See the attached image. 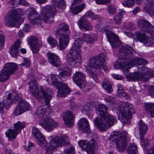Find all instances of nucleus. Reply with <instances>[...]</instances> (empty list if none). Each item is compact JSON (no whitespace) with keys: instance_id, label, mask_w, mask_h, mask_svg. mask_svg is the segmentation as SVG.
Listing matches in <instances>:
<instances>
[{"instance_id":"1","label":"nucleus","mask_w":154,"mask_h":154,"mask_svg":"<svg viewBox=\"0 0 154 154\" xmlns=\"http://www.w3.org/2000/svg\"><path fill=\"white\" fill-rule=\"evenodd\" d=\"M98 114L101 117V119H99L97 117L94 119L95 125L100 131H105L106 129L112 126L116 122V118L107 113L108 107L102 104H98Z\"/></svg>"},{"instance_id":"2","label":"nucleus","mask_w":154,"mask_h":154,"mask_svg":"<svg viewBox=\"0 0 154 154\" xmlns=\"http://www.w3.org/2000/svg\"><path fill=\"white\" fill-rule=\"evenodd\" d=\"M148 63V61L145 58H119L114 66L116 69L120 68L127 72L131 66L144 65Z\"/></svg>"},{"instance_id":"3","label":"nucleus","mask_w":154,"mask_h":154,"mask_svg":"<svg viewBox=\"0 0 154 154\" xmlns=\"http://www.w3.org/2000/svg\"><path fill=\"white\" fill-rule=\"evenodd\" d=\"M95 40V38L88 34H84L82 38H78L75 39L74 45L69 53L67 54L68 58H81L82 57L80 50H78L81 48L83 41L87 42L93 44Z\"/></svg>"},{"instance_id":"4","label":"nucleus","mask_w":154,"mask_h":154,"mask_svg":"<svg viewBox=\"0 0 154 154\" xmlns=\"http://www.w3.org/2000/svg\"><path fill=\"white\" fill-rule=\"evenodd\" d=\"M30 86V91L31 93L36 99L40 100L44 98L45 104L48 106L50 103V100L51 97L50 93H48L46 91L41 88L39 90L38 88L35 79L31 80L29 83Z\"/></svg>"},{"instance_id":"5","label":"nucleus","mask_w":154,"mask_h":154,"mask_svg":"<svg viewBox=\"0 0 154 154\" xmlns=\"http://www.w3.org/2000/svg\"><path fill=\"white\" fill-rule=\"evenodd\" d=\"M69 27L64 23L61 24L57 30L56 36L59 38V48L61 50L64 49L69 41Z\"/></svg>"},{"instance_id":"6","label":"nucleus","mask_w":154,"mask_h":154,"mask_svg":"<svg viewBox=\"0 0 154 154\" xmlns=\"http://www.w3.org/2000/svg\"><path fill=\"white\" fill-rule=\"evenodd\" d=\"M36 113L40 118H43L39 122V125L45 130L51 131L57 127L58 124L51 119L47 118L46 110L41 107L36 110Z\"/></svg>"},{"instance_id":"7","label":"nucleus","mask_w":154,"mask_h":154,"mask_svg":"<svg viewBox=\"0 0 154 154\" xmlns=\"http://www.w3.org/2000/svg\"><path fill=\"white\" fill-rule=\"evenodd\" d=\"M23 15V11L21 9H17V10H13L7 14L5 18V23L8 27L16 26L18 27L19 25L17 23L22 16Z\"/></svg>"},{"instance_id":"8","label":"nucleus","mask_w":154,"mask_h":154,"mask_svg":"<svg viewBox=\"0 0 154 154\" xmlns=\"http://www.w3.org/2000/svg\"><path fill=\"white\" fill-rule=\"evenodd\" d=\"M127 133L123 131L121 133L119 131H114L111 140L116 143V148L120 152L124 151L127 145Z\"/></svg>"},{"instance_id":"9","label":"nucleus","mask_w":154,"mask_h":154,"mask_svg":"<svg viewBox=\"0 0 154 154\" xmlns=\"http://www.w3.org/2000/svg\"><path fill=\"white\" fill-rule=\"evenodd\" d=\"M101 67L105 71L108 70V68L106 65L104 58H90L89 65L87 71L91 75H94L96 69Z\"/></svg>"},{"instance_id":"10","label":"nucleus","mask_w":154,"mask_h":154,"mask_svg":"<svg viewBox=\"0 0 154 154\" xmlns=\"http://www.w3.org/2000/svg\"><path fill=\"white\" fill-rule=\"evenodd\" d=\"M119 111L122 116H119V119L122 123L129 124V119L131 118L132 114L135 112V110L132 104L129 103H126L122 108Z\"/></svg>"},{"instance_id":"11","label":"nucleus","mask_w":154,"mask_h":154,"mask_svg":"<svg viewBox=\"0 0 154 154\" xmlns=\"http://www.w3.org/2000/svg\"><path fill=\"white\" fill-rule=\"evenodd\" d=\"M18 69V66L13 63H8L5 64L0 72V81L4 82L8 80L11 74Z\"/></svg>"},{"instance_id":"12","label":"nucleus","mask_w":154,"mask_h":154,"mask_svg":"<svg viewBox=\"0 0 154 154\" xmlns=\"http://www.w3.org/2000/svg\"><path fill=\"white\" fill-rule=\"evenodd\" d=\"M56 75L52 74L51 75V79L52 80V84L58 89V97H65L70 91L67 85L62 82H58L57 79L55 78Z\"/></svg>"},{"instance_id":"13","label":"nucleus","mask_w":154,"mask_h":154,"mask_svg":"<svg viewBox=\"0 0 154 154\" xmlns=\"http://www.w3.org/2000/svg\"><path fill=\"white\" fill-rule=\"evenodd\" d=\"M79 144L82 150L86 151L88 154H94V150L98 148L97 142L94 139L89 142L86 140H80Z\"/></svg>"},{"instance_id":"14","label":"nucleus","mask_w":154,"mask_h":154,"mask_svg":"<svg viewBox=\"0 0 154 154\" xmlns=\"http://www.w3.org/2000/svg\"><path fill=\"white\" fill-rule=\"evenodd\" d=\"M138 129L140 134V138L141 145L146 150L148 149V141L147 139H144V136L148 130V127L141 120L138 123Z\"/></svg>"},{"instance_id":"15","label":"nucleus","mask_w":154,"mask_h":154,"mask_svg":"<svg viewBox=\"0 0 154 154\" xmlns=\"http://www.w3.org/2000/svg\"><path fill=\"white\" fill-rule=\"evenodd\" d=\"M55 8L51 5H48L44 7L42 10V17L45 23H50L49 20L53 18L56 13Z\"/></svg>"},{"instance_id":"16","label":"nucleus","mask_w":154,"mask_h":154,"mask_svg":"<svg viewBox=\"0 0 154 154\" xmlns=\"http://www.w3.org/2000/svg\"><path fill=\"white\" fill-rule=\"evenodd\" d=\"M15 129L12 130L9 129L5 132L6 136L8 137L9 140H11L15 138L16 136L21 130L25 126V125L20 121L14 124Z\"/></svg>"},{"instance_id":"17","label":"nucleus","mask_w":154,"mask_h":154,"mask_svg":"<svg viewBox=\"0 0 154 154\" xmlns=\"http://www.w3.org/2000/svg\"><path fill=\"white\" fill-rule=\"evenodd\" d=\"M105 32L112 48H117L121 45V42L117 35L106 29L105 30Z\"/></svg>"},{"instance_id":"18","label":"nucleus","mask_w":154,"mask_h":154,"mask_svg":"<svg viewBox=\"0 0 154 154\" xmlns=\"http://www.w3.org/2000/svg\"><path fill=\"white\" fill-rule=\"evenodd\" d=\"M137 25L142 31L148 33H154V27L146 20H139L137 22Z\"/></svg>"},{"instance_id":"19","label":"nucleus","mask_w":154,"mask_h":154,"mask_svg":"<svg viewBox=\"0 0 154 154\" xmlns=\"http://www.w3.org/2000/svg\"><path fill=\"white\" fill-rule=\"evenodd\" d=\"M85 75L80 72H76L72 77L74 82L80 88L85 86Z\"/></svg>"},{"instance_id":"20","label":"nucleus","mask_w":154,"mask_h":154,"mask_svg":"<svg viewBox=\"0 0 154 154\" xmlns=\"http://www.w3.org/2000/svg\"><path fill=\"white\" fill-rule=\"evenodd\" d=\"M27 17L29 22L31 24H38L41 23L40 15L34 8L31 9L28 13Z\"/></svg>"},{"instance_id":"21","label":"nucleus","mask_w":154,"mask_h":154,"mask_svg":"<svg viewBox=\"0 0 154 154\" xmlns=\"http://www.w3.org/2000/svg\"><path fill=\"white\" fill-rule=\"evenodd\" d=\"M120 54L122 56L127 57H136L137 54L132 48L128 45H122L120 51Z\"/></svg>"},{"instance_id":"22","label":"nucleus","mask_w":154,"mask_h":154,"mask_svg":"<svg viewBox=\"0 0 154 154\" xmlns=\"http://www.w3.org/2000/svg\"><path fill=\"white\" fill-rule=\"evenodd\" d=\"M29 108V105L28 103L23 100H21L17 106L14 114L15 116L21 114L28 110Z\"/></svg>"},{"instance_id":"23","label":"nucleus","mask_w":154,"mask_h":154,"mask_svg":"<svg viewBox=\"0 0 154 154\" xmlns=\"http://www.w3.org/2000/svg\"><path fill=\"white\" fill-rule=\"evenodd\" d=\"M53 140L51 142L54 147L61 146L64 145H68L69 143V140L68 137L66 136L61 138L57 137H53Z\"/></svg>"},{"instance_id":"24","label":"nucleus","mask_w":154,"mask_h":154,"mask_svg":"<svg viewBox=\"0 0 154 154\" xmlns=\"http://www.w3.org/2000/svg\"><path fill=\"white\" fill-rule=\"evenodd\" d=\"M75 118L73 112L69 110L66 111L65 116L63 119L65 125L68 127H70L73 125V120Z\"/></svg>"},{"instance_id":"25","label":"nucleus","mask_w":154,"mask_h":154,"mask_svg":"<svg viewBox=\"0 0 154 154\" xmlns=\"http://www.w3.org/2000/svg\"><path fill=\"white\" fill-rule=\"evenodd\" d=\"M78 125L79 129L83 132L87 134L91 133L88 122L85 119L83 118L80 120L78 122Z\"/></svg>"},{"instance_id":"26","label":"nucleus","mask_w":154,"mask_h":154,"mask_svg":"<svg viewBox=\"0 0 154 154\" xmlns=\"http://www.w3.org/2000/svg\"><path fill=\"white\" fill-rule=\"evenodd\" d=\"M150 69L148 68H145L144 66L138 67V71L141 74H140V80H142L144 82L147 81L149 76Z\"/></svg>"},{"instance_id":"27","label":"nucleus","mask_w":154,"mask_h":154,"mask_svg":"<svg viewBox=\"0 0 154 154\" xmlns=\"http://www.w3.org/2000/svg\"><path fill=\"white\" fill-rule=\"evenodd\" d=\"M20 42L19 40H17L14 43V45L11 46L10 50V53L11 55L13 57H18V49L20 47Z\"/></svg>"},{"instance_id":"28","label":"nucleus","mask_w":154,"mask_h":154,"mask_svg":"<svg viewBox=\"0 0 154 154\" xmlns=\"http://www.w3.org/2000/svg\"><path fill=\"white\" fill-rule=\"evenodd\" d=\"M51 3L54 6L57 8L59 11L62 12L66 8L64 0H51Z\"/></svg>"},{"instance_id":"29","label":"nucleus","mask_w":154,"mask_h":154,"mask_svg":"<svg viewBox=\"0 0 154 154\" xmlns=\"http://www.w3.org/2000/svg\"><path fill=\"white\" fill-rule=\"evenodd\" d=\"M144 4L146 5L145 8L149 15L154 16V0H145Z\"/></svg>"},{"instance_id":"30","label":"nucleus","mask_w":154,"mask_h":154,"mask_svg":"<svg viewBox=\"0 0 154 154\" xmlns=\"http://www.w3.org/2000/svg\"><path fill=\"white\" fill-rule=\"evenodd\" d=\"M144 107L146 112L152 117H154V104L152 103H145Z\"/></svg>"},{"instance_id":"31","label":"nucleus","mask_w":154,"mask_h":154,"mask_svg":"<svg viewBox=\"0 0 154 154\" xmlns=\"http://www.w3.org/2000/svg\"><path fill=\"white\" fill-rule=\"evenodd\" d=\"M137 3L140 4L143 2V0H135ZM134 4V0H124L122 2V5L125 7H131Z\"/></svg>"},{"instance_id":"32","label":"nucleus","mask_w":154,"mask_h":154,"mask_svg":"<svg viewBox=\"0 0 154 154\" xmlns=\"http://www.w3.org/2000/svg\"><path fill=\"white\" fill-rule=\"evenodd\" d=\"M126 78L128 81L133 80L136 81L140 80V74L137 72H134L127 74L125 76Z\"/></svg>"},{"instance_id":"33","label":"nucleus","mask_w":154,"mask_h":154,"mask_svg":"<svg viewBox=\"0 0 154 154\" xmlns=\"http://www.w3.org/2000/svg\"><path fill=\"white\" fill-rule=\"evenodd\" d=\"M85 7V4H82L74 8H71L70 9V11L72 13L76 14L79 13L81 12Z\"/></svg>"},{"instance_id":"34","label":"nucleus","mask_w":154,"mask_h":154,"mask_svg":"<svg viewBox=\"0 0 154 154\" xmlns=\"http://www.w3.org/2000/svg\"><path fill=\"white\" fill-rule=\"evenodd\" d=\"M8 103L6 101V100H4L2 102H0V112L3 114L4 113V109L5 107V109H8L11 105V102L10 101H7Z\"/></svg>"},{"instance_id":"35","label":"nucleus","mask_w":154,"mask_h":154,"mask_svg":"<svg viewBox=\"0 0 154 154\" xmlns=\"http://www.w3.org/2000/svg\"><path fill=\"white\" fill-rule=\"evenodd\" d=\"M127 151L128 154H136L137 152L136 145L134 143L131 144L128 146Z\"/></svg>"},{"instance_id":"36","label":"nucleus","mask_w":154,"mask_h":154,"mask_svg":"<svg viewBox=\"0 0 154 154\" xmlns=\"http://www.w3.org/2000/svg\"><path fill=\"white\" fill-rule=\"evenodd\" d=\"M144 41L143 43L147 46H150L154 44V37H147Z\"/></svg>"},{"instance_id":"37","label":"nucleus","mask_w":154,"mask_h":154,"mask_svg":"<svg viewBox=\"0 0 154 154\" xmlns=\"http://www.w3.org/2000/svg\"><path fill=\"white\" fill-rule=\"evenodd\" d=\"M49 139L50 140V145L49 146L46 148V154H52L54 149L57 147H54L51 143V142L53 141V137H49Z\"/></svg>"},{"instance_id":"38","label":"nucleus","mask_w":154,"mask_h":154,"mask_svg":"<svg viewBox=\"0 0 154 154\" xmlns=\"http://www.w3.org/2000/svg\"><path fill=\"white\" fill-rule=\"evenodd\" d=\"M88 21L87 19L84 17H82L78 22V24L80 29H82L84 25Z\"/></svg>"},{"instance_id":"39","label":"nucleus","mask_w":154,"mask_h":154,"mask_svg":"<svg viewBox=\"0 0 154 154\" xmlns=\"http://www.w3.org/2000/svg\"><path fill=\"white\" fill-rule=\"evenodd\" d=\"M32 130V134L37 139L42 135L40 131L36 127H33Z\"/></svg>"},{"instance_id":"40","label":"nucleus","mask_w":154,"mask_h":154,"mask_svg":"<svg viewBox=\"0 0 154 154\" xmlns=\"http://www.w3.org/2000/svg\"><path fill=\"white\" fill-rule=\"evenodd\" d=\"M48 61L53 66L59 67L60 62L59 58H48Z\"/></svg>"},{"instance_id":"41","label":"nucleus","mask_w":154,"mask_h":154,"mask_svg":"<svg viewBox=\"0 0 154 154\" xmlns=\"http://www.w3.org/2000/svg\"><path fill=\"white\" fill-rule=\"evenodd\" d=\"M107 11L110 15H114L116 12V8L114 5H110L108 6Z\"/></svg>"},{"instance_id":"42","label":"nucleus","mask_w":154,"mask_h":154,"mask_svg":"<svg viewBox=\"0 0 154 154\" xmlns=\"http://www.w3.org/2000/svg\"><path fill=\"white\" fill-rule=\"evenodd\" d=\"M38 140V141L39 143V145L42 147H46L47 144V141L43 135L41 136Z\"/></svg>"},{"instance_id":"43","label":"nucleus","mask_w":154,"mask_h":154,"mask_svg":"<svg viewBox=\"0 0 154 154\" xmlns=\"http://www.w3.org/2000/svg\"><path fill=\"white\" fill-rule=\"evenodd\" d=\"M38 40L36 37L32 36L28 39V42L31 46L38 45Z\"/></svg>"},{"instance_id":"44","label":"nucleus","mask_w":154,"mask_h":154,"mask_svg":"<svg viewBox=\"0 0 154 154\" xmlns=\"http://www.w3.org/2000/svg\"><path fill=\"white\" fill-rule=\"evenodd\" d=\"M102 85L103 88L109 92L110 93L112 91V87L110 84L104 82L102 83Z\"/></svg>"},{"instance_id":"45","label":"nucleus","mask_w":154,"mask_h":154,"mask_svg":"<svg viewBox=\"0 0 154 154\" xmlns=\"http://www.w3.org/2000/svg\"><path fill=\"white\" fill-rule=\"evenodd\" d=\"M71 70L70 69H68L66 70H63L61 71L58 75V77L60 75L69 76L71 74Z\"/></svg>"},{"instance_id":"46","label":"nucleus","mask_w":154,"mask_h":154,"mask_svg":"<svg viewBox=\"0 0 154 154\" xmlns=\"http://www.w3.org/2000/svg\"><path fill=\"white\" fill-rule=\"evenodd\" d=\"M137 38L141 42H143L147 36L145 33L138 32L136 34Z\"/></svg>"},{"instance_id":"47","label":"nucleus","mask_w":154,"mask_h":154,"mask_svg":"<svg viewBox=\"0 0 154 154\" xmlns=\"http://www.w3.org/2000/svg\"><path fill=\"white\" fill-rule=\"evenodd\" d=\"M5 42V38L4 33L2 31H0V50L3 47V43Z\"/></svg>"},{"instance_id":"48","label":"nucleus","mask_w":154,"mask_h":154,"mask_svg":"<svg viewBox=\"0 0 154 154\" xmlns=\"http://www.w3.org/2000/svg\"><path fill=\"white\" fill-rule=\"evenodd\" d=\"M48 41L50 44L53 47H55L57 45L58 42L57 41L54 39L52 38L49 37L48 39Z\"/></svg>"},{"instance_id":"49","label":"nucleus","mask_w":154,"mask_h":154,"mask_svg":"<svg viewBox=\"0 0 154 154\" xmlns=\"http://www.w3.org/2000/svg\"><path fill=\"white\" fill-rule=\"evenodd\" d=\"M122 18V16H119L118 15L115 16L114 18L115 23L117 24H120L121 23V19Z\"/></svg>"},{"instance_id":"50","label":"nucleus","mask_w":154,"mask_h":154,"mask_svg":"<svg viewBox=\"0 0 154 154\" xmlns=\"http://www.w3.org/2000/svg\"><path fill=\"white\" fill-rule=\"evenodd\" d=\"M92 28V25L88 21L84 25V26L82 29H84V31H90L91 30Z\"/></svg>"},{"instance_id":"51","label":"nucleus","mask_w":154,"mask_h":154,"mask_svg":"<svg viewBox=\"0 0 154 154\" xmlns=\"http://www.w3.org/2000/svg\"><path fill=\"white\" fill-rule=\"evenodd\" d=\"M24 62L20 65H23V66H26V67H29L30 64V61L29 59L28 58H24Z\"/></svg>"},{"instance_id":"52","label":"nucleus","mask_w":154,"mask_h":154,"mask_svg":"<svg viewBox=\"0 0 154 154\" xmlns=\"http://www.w3.org/2000/svg\"><path fill=\"white\" fill-rule=\"evenodd\" d=\"M17 94L15 92H12V93H10L8 94V97L7 98V100H5L7 102V103H8V101H10L11 102V99L12 98V97H15L16 95H17Z\"/></svg>"},{"instance_id":"53","label":"nucleus","mask_w":154,"mask_h":154,"mask_svg":"<svg viewBox=\"0 0 154 154\" xmlns=\"http://www.w3.org/2000/svg\"><path fill=\"white\" fill-rule=\"evenodd\" d=\"M78 106L74 102H71L69 106L70 109L72 110H75Z\"/></svg>"},{"instance_id":"54","label":"nucleus","mask_w":154,"mask_h":154,"mask_svg":"<svg viewBox=\"0 0 154 154\" xmlns=\"http://www.w3.org/2000/svg\"><path fill=\"white\" fill-rule=\"evenodd\" d=\"M32 52L35 53H37L39 51V48L38 45H35L31 46Z\"/></svg>"},{"instance_id":"55","label":"nucleus","mask_w":154,"mask_h":154,"mask_svg":"<svg viewBox=\"0 0 154 154\" xmlns=\"http://www.w3.org/2000/svg\"><path fill=\"white\" fill-rule=\"evenodd\" d=\"M68 64H70V63L71 62H75V63H80V62L79 61V58H68Z\"/></svg>"},{"instance_id":"56","label":"nucleus","mask_w":154,"mask_h":154,"mask_svg":"<svg viewBox=\"0 0 154 154\" xmlns=\"http://www.w3.org/2000/svg\"><path fill=\"white\" fill-rule=\"evenodd\" d=\"M117 92L120 95L123 94V96H125L126 94V93L124 92L123 89L122 87H119L118 89Z\"/></svg>"},{"instance_id":"57","label":"nucleus","mask_w":154,"mask_h":154,"mask_svg":"<svg viewBox=\"0 0 154 154\" xmlns=\"http://www.w3.org/2000/svg\"><path fill=\"white\" fill-rule=\"evenodd\" d=\"M20 0H10L9 2L12 5H17L20 3Z\"/></svg>"},{"instance_id":"58","label":"nucleus","mask_w":154,"mask_h":154,"mask_svg":"<svg viewBox=\"0 0 154 154\" xmlns=\"http://www.w3.org/2000/svg\"><path fill=\"white\" fill-rule=\"evenodd\" d=\"M47 57L48 58H56L57 57V56L55 54L50 52H48Z\"/></svg>"},{"instance_id":"59","label":"nucleus","mask_w":154,"mask_h":154,"mask_svg":"<svg viewBox=\"0 0 154 154\" xmlns=\"http://www.w3.org/2000/svg\"><path fill=\"white\" fill-rule=\"evenodd\" d=\"M31 27L28 24L25 25L23 28V30L24 32H29Z\"/></svg>"},{"instance_id":"60","label":"nucleus","mask_w":154,"mask_h":154,"mask_svg":"<svg viewBox=\"0 0 154 154\" xmlns=\"http://www.w3.org/2000/svg\"><path fill=\"white\" fill-rule=\"evenodd\" d=\"M106 57V54L103 53H101L98 55H96L94 58H105Z\"/></svg>"},{"instance_id":"61","label":"nucleus","mask_w":154,"mask_h":154,"mask_svg":"<svg viewBox=\"0 0 154 154\" xmlns=\"http://www.w3.org/2000/svg\"><path fill=\"white\" fill-rule=\"evenodd\" d=\"M15 93L17 95H16L15 97H14L13 98L12 100L14 102V100L16 101H18L20 99V97L19 96L18 93L17 92Z\"/></svg>"},{"instance_id":"62","label":"nucleus","mask_w":154,"mask_h":154,"mask_svg":"<svg viewBox=\"0 0 154 154\" xmlns=\"http://www.w3.org/2000/svg\"><path fill=\"white\" fill-rule=\"evenodd\" d=\"M140 8L138 7L135 8L132 11V12L134 15H136L140 10Z\"/></svg>"},{"instance_id":"63","label":"nucleus","mask_w":154,"mask_h":154,"mask_svg":"<svg viewBox=\"0 0 154 154\" xmlns=\"http://www.w3.org/2000/svg\"><path fill=\"white\" fill-rule=\"evenodd\" d=\"M89 109L90 108L88 105H85L82 109V112H83L84 111V112H86L89 110Z\"/></svg>"},{"instance_id":"64","label":"nucleus","mask_w":154,"mask_h":154,"mask_svg":"<svg viewBox=\"0 0 154 154\" xmlns=\"http://www.w3.org/2000/svg\"><path fill=\"white\" fill-rule=\"evenodd\" d=\"M94 13L91 11H88L85 14V16L87 17H88L91 18Z\"/></svg>"}]
</instances>
